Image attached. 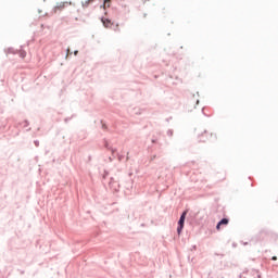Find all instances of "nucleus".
I'll return each instance as SVG.
<instances>
[{
	"label": "nucleus",
	"mask_w": 278,
	"mask_h": 278,
	"mask_svg": "<svg viewBox=\"0 0 278 278\" xmlns=\"http://www.w3.org/2000/svg\"><path fill=\"white\" fill-rule=\"evenodd\" d=\"M71 5V2H58L56 5L53 8L52 12L53 14H58V12H62L65 8H68Z\"/></svg>",
	"instance_id": "obj_1"
},
{
	"label": "nucleus",
	"mask_w": 278,
	"mask_h": 278,
	"mask_svg": "<svg viewBox=\"0 0 278 278\" xmlns=\"http://www.w3.org/2000/svg\"><path fill=\"white\" fill-rule=\"evenodd\" d=\"M186 214H187V212H184L178 222V228H177L178 233H181V231L184 229V223H186Z\"/></svg>",
	"instance_id": "obj_2"
},
{
	"label": "nucleus",
	"mask_w": 278,
	"mask_h": 278,
	"mask_svg": "<svg viewBox=\"0 0 278 278\" xmlns=\"http://www.w3.org/2000/svg\"><path fill=\"white\" fill-rule=\"evenodd\" d=\"M223 225H229V219L227 218H223L216 226L217 230H220V227H223Z\"/></svg>",
	"instance_id": "obj_3"
},
{
	"label": "nucleus",
	"mask_w": 278,
	"mask_h": 278,
	"mask_svg": "<svg viewBox=\"0 0 278 278\" xmlns=\"http://www.w3.org/2000/svg\"><path fill=\"white\" fill-rule=\"evenodd\" d=\"M104 27H112V22L108 18H102Z\"/></svg>",
	"instance_id": "obj_4"
},
{
	"label": "nucleus",
	"mask_w": 278,
	"mask_h": 278,
	"mask_svg": "<svg viewBox=\"0 0 278 278\" xmlns=\"http://www.w3.org/2000/svg\"><path fill=\"white\" fill-rule=\"evenodd\" d=\"M27 56V52L22 51L20 52V58L25 59Z\"/></svg>",
	"instance_id": "obj_5"
},
{
	"label": "nucleus",
	"mask_w": 278,
	"mask_h": 278,
	"mask_svg": "<svg viewBox=\"0 0 278 278\" xmlns=\"http://www.w3.org/2000/svg\"><path fill=\"white\" fill-rule=\"evenodd\" d=\"M112 0H104V8H110V3Z\"/></svg>",
	"instance_id": "obj_6"
},
{
	"label": "nucleus",
	"mask_w": 278,
	"mask_h": 278,
	"mask_svg": "<svg viewBox=\"0 0 278 278\" xmlns=\"http://www.w3.org/2000/svg\"><path fill=\"white\" fill-rule=\"evenodd\" d=\"M207 136H210V132H207V131H205V132L202 135V137H207Z\"/></svg>",
	"instance_id": "obj_7"
},
{
	"label": "nucleus",
	"mask_w": 278,
	"mask_h": 278,
	"mask_svg": "<svg viewBox=\"0 0 278 278\" xmlns=\"http://www.w3.org/2000/svg\"><path fill=\"white\" fill-rule=\"evenodd\" d=\"M273 260H274V261H277V256H273Z\"/></svg>",
	"instance_id": "obj_8"
},
{
	"label": "nucleus",
	"mask_w": 278,
	"mask_h": 278,
	"mask_svg": "<svg viewBox=\"0 0 278 278\" xmlns=\"http://www.w3.org/2000/svg\"><path fill=\"white\" fill-rule=\"evenodd\" d=\"M77 53H78V51H75V52H74V55H77Z\"/></svg>",
	"instance_id": "obj_9"
},
{
	"label": "nucleus",
	"mask_w": 278,
	"mask_h": 278,
	"mask_svg": "<svg viewBox=\"0 0 278 278\" xmlns=\"http://www.w3.org/2000/svg\"><path fill=\"white\" fill-rule=\"evenodd\" d=\"M200 141H201V142H205V140H204V139H200Z\"/></svg>",
	"instance_id": "obj_10"
}]
</instances>
